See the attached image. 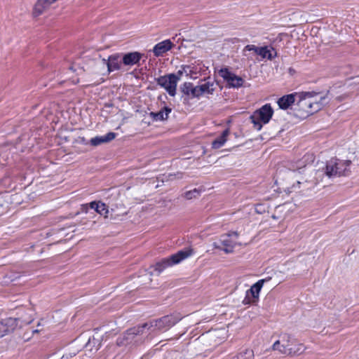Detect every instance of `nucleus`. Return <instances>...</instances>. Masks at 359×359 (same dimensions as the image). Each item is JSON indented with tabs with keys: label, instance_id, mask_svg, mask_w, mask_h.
I'll use <instances>...</instances> for the list:
<instances>
[{
	"label": "nucleus",
	"instance_id": "f3484780",
	"mask_svg": "<svg viewBox=\"0 0 359 359\" xmlns=\"http://www.w3.org/2000/svg\"><path fill=\"white\" fill-rule=\"evenodd\" d=\"M115 133L109 132L104 136H96L90 140V143L93 147H97L104 143H107L113 140L116 137Z\"/></svg>",
	"mask_w": 359,
	"mask_h": 359
},
{
	"label": "nucleus",
	"instance_id": "c85d7f7f",
	"mask_svg": "<svg viewBox=\"0 0 359 359\" xmlns=\"http://www.w3.org/2000/svg\"><path fill=\"white\" fill-rule=\"evenodd\" d=\"M337 169L336 167H333V171L332 172H329L330 170H328V162H327L326 163V166H325V175L331 178V177H337L338 176V173H335V170Z\"/></svg>",
	"mask_w": 359,
	"mask_h": 359
},
{
	"label": "nucleus",
	"instance_id": "39448f33",
	"mask_svg": "<svg viewBox=\"0 0 359 359\" xmlns=\"http://www.w3.org/2000/svg\"><path fill=\"white\" fill-rule=\"evenodd\" d=\"M193 254L191 249L183 250L172 255L169 257H166L158 262L155 265V271L158 273L162 272L165 269L172 266L175 264H179L182 260L188 258Z\"/></svg>",
	"mask_w": 359,
	"mask_h": 359
},
{
	"label": "nucleus",
	"instance_id": "4468645a",
	"mask_svg": "<svg viewBox=\"0 0 359 359\" xmlns=\"http://www.w3.org/2000/svg\"><path fill=\"white\" fill-rule=\"evenodd\" d=\"M142 55L138 52H131L121 54L123 66H133L139 63Z\"/></svg>",
	"mask_w": 359,
	"mask_h": 359
},
{
	"label": "nucleus",
	"instance_id": "dca6fc26",
	"mask_svg": "<svg viewBox=\"0 0 359 359\" xmlns=\"http://www.w3.org/2000/svg\"><path fill=\"white\" fill-rule=\"evenodd\" d=\"M173 44L169 39L164 40L154 46L153 53L156 57H159L170 50Z\"/></svg>",
	"mask_w": 359,
	"mask_h": 359
},
{
	"label": "nucleus",
	"instance_id": "f257e3e1",
	"mask_svg": "<svg viewBox=\"0 0 359 359\" xmlns=\"http://www.w3.org/2000/svg\"><path fill=\"white\" fill-rule=\"evenodd\" d=\"M182 317L177 315L165 316L161 318L145 323L141 326L133 327L125 333L122 339H118V344H130L138 340L135 338L144 333V330L147 329L151 332L163 331L170 329L181 320Z\"/></svg>",
	"mask_w": 359,
	"mask_h": 359
},
{
	"label": "nucleus",
	"instance_id": "2eb2a0df",
	"mask_svg": "<svg viewBox=\"0 0 359 359\" xmlns=\"http://www.w3.org/2000/svg\"><path fill=\"white\" fill-rule=\"evenodd\" d=\"M180 91L189 98L199 97L197 86H194L191 82H184L180 86Z\"/></svg>",
	"mask_w": 359,
	"mask_h": 359
},
{
	"label": "nucleus",
	"instance_id": "aec40b11",
	"mask_svg": "<svg viewBox=\"0 0 359 359\" xmlns=\"http://www.w3.org/2000/svg\"><path fill=\"white\" fill-rule=\"evenodd\" d=\"M305 166H302L299 168L297 170H294L290 172V175L292 176L294 179V182L293 184H297V181H304L307 180L311 178V176H307V174L305 172V170L303 169Z\"/></svg>",
	"mask_w": 359,
	"mask_h": 359
},
{
	"label": "nucleus",
	"instance_id": "bb28decb",
	"mask_svg": "<svg viewBox=\"0 0 359 359\" xmlns=\"http://www.w3.org/2000/svg\"><path fill=\"white\" fill-rule=\"evenodd\" d=\"M199 194H200V191L196 189H194L193 190L186 191L184 194V196L187 199L190 200V199L196 198L197 196H199Z\"/></svg>",
	"mask_w": 359,
	"mask_h": 359
},
{
	"label": "nucleus",
	"instance_id": "393cba45",
	"mask_svg": "<svg viewBox=\"0 0 359 359\" xmlns=\"http://www.w3.org/2000/svg\"><path fill=\"white\" fill-rule=\"evenodd\" d=\"M254 351L252 349H245L231 359H254Z\"/></svg>",
	"mask_w": 359,
	"mask_h": 359
},
{
	"label": "nucleus",
	"instance_id": "ddd939ff",
	"mask_svg": "<svg viewBox=\"0 0 359 359\" xmlns=\"http://www.w3.org/2000/svg\"><path fill=\"white\" fill-rule=\"evenodd\" d=\"M18 325L17 319L7 318L0 320V338L13 332Z\"/></svg>",
	"mask_w": 359,
	"mask_h": 359
},
{
	"label": "nucleus",
	"instance_id": "7c9ffc66",
	"mask_svg": "<svg viewBox=\"0 0 359 359\" xmlns=\"http://www.w3.org/2000/svg\"><path fill=\"white\" fill-rule=\"evenodd\" d=\"M339 101H341L342 98H341V97H338L337 98Z\"/></svg>",
	"mask_w": 359,
	"mask_h": 359
},
{
	"label": "nucleus",
	"instance_id": "b1692460",
	"mask_svg": "<svg viewBox=\"0 0 359 359\" xmlns=\"http://www.w3.org/2000/svg\"><path fill=\"white\" fill-rule=\"evenodd\" d=\"M199 97L204 94H212L215 91V85L212 82H205L197 86Z\"/></svg>",
	"mask_w": 359,
	"mask_h": 359
},
{
	"label": "nucleus",
	"instance_id": "9d476101",
	"mask_svg": "<svg viewBox=\"0 0 359 359\" xmlns=\"http://www.w3.org/2000/svg\"><path fill=\"white\" fill-rule=\"evenodd\" d=\"M269 279H261L259 280L257 283L253 284L251 287L247 290L246 297L243 300L245 304H250L252 302H255L259 298V292L262 287L264 285V283L268 280Z\"/></svg>",
	"mask_w": 359,
	"mask_h": 359
},
{
	"label": "nucleus",
	"instance_id": "a878e982",
	"mask_svg": "<svg viewBox=\"0 0 359 359\" xmlns=\"http://www.w3.org/2000/svg\"><path fill=\"white\" fill-rule=\"evenodd\" d=\"M194 73L192 68L189 65L182 66L180 69H179L175 74L179 77V81L181 79L182 76L185 74L186 76L191 75Z\"/></svg>",
	"mask_w": 359,
	"mask_h": 359
},
{
	"label": "nucleus",
	"instance_id": "6e6552de",
	"mask_svg": "<svg viewBox=\"0 0 359 359\" xmlns=\"http://www.w3.org/2000/svg\"><path fill=\"white\" fill-rule=\"evenodd\" d=\"M351 161H343L337 158H332L328 161V170H330L329 172L333 171V167H336L335 173H338V176L348 175L351 172L350 165Z\"/></svg>",
	"mask_w": 359,
	"mask_h": 359
},
{
	"label": "nucleus",
	"instance_id": "0eeeda50",
	"mask_svg": "<svg viewBox=\"0 0 359 359\" xmlns=\"http://www.w3.org/2000/svg\"><path fill=\"white\" fill-rule=\"evenodd\" d=\"M238 238V233L237 231L229 232V233L224 234L220 237V243L222 247L217 245L216 243H214V246L216 248H219L224 250L226 253L233 252V250L237 244Z\"/></svg>",
	"mask_w": 359,
	"mask_h": 359
},
{
	"label": "nucleus",
	"instance_id": "9b49d317",
	"mask_svg": "<svg viewBox=\"0 0 359 359\" xmlns=\"http://www.w3.org/2000/svg\"><path fill=\"white\" fill-rule=\"evenodd\" d=\"M102 62L107 65L109 73L121 70L123 67L121 53L111 55L107 59H102Z\"/></svg>",
	"mask_w": 359,
	"mask_h": 359
},
{
	"label": "nucleus",
	"instance_id": "c756f323",
	"mask_svg": "<svg viewBox=\"0 0 359 359\" xmlns=\"http://www.w3.org/2000/svg\"><path fill=\"white\" fill-rule=\"evenodd\" d=\"M259 50H260V47H257L255 45H247L244 48V50H248V51L253 50L256 54H258Z\"/></svg>",
	"mask_w": 359,
	"mask_h": 359
},
{
	"label": "nucleus",
	"instance_id": "4be33fe9",
	"mask_svg": "<svg viewBox=\"0 0 359 359\" xmlns=\"http://www.w3.org/2000/svg\"><path fill=\"white\" fill-rule=\"evenodd\" d=\"M91 209H94L97 213L107 217L109 210L105 203L101 202L93 201L89 204Z\"/></svg>",
	"mask_w": 359,
	"mask_h": 359
},
{
	"label": "nucleus",
	"instance_id": "20e7f679",
	"mask_svg": "<svg viewBox=\"0 0 359 359\" xmlns=\"http://www.w3.org/2000/svg\"><path fill=\"white\" fill-rule=\"evenodd\" d=\"M273 114V109L270 104H266L261 108L256 110L250 116L251 122L253 123V127L257 131L261 130L263 124H266L269 122Z\"/></svg>",
	"mask_w": 359,
	"mask_h": 359
},
{
	"label": "nucleus",
	"instance_id": "2f4dec72",
	"mask_svg": "<svg viewBox=\"0 0 359 359\" xmlns=\"http://www.w3.org/2000/svg\"><path fill=\"white\" fill-rule=\"evenodd\" d=\"M141 359H144V357H142Z\"/></svg>",
	"mask_w": 359,
	"mask_h": 359
},
{
	"label": "nucleus",
	"instance_id": "5701e85b",
	"mask_svg": "<svg viewBox=\"0 0 359 359\" xmlns=\"http://www.w3.org/2000/svg\"><path fill=\"white\" fill-rule=\"evenodd\" d=\"M229 129L224 130L222 132V135L212 142V148L214 149H217L222 147L225 144V142L227 141V136L229 135Z\"/></svg>",
	"mask_w": 359,
	"mask_h": 359
},
{
	"label": "nucleus",
	"instance_id": "f03ea898",
	"mask_svg": "<svg viewBox=\"0 0 359 359\" xmlns=\"http://www.w3.org/2000/svg\"><path fill=\"white\" fill-rule=\"evenodd\" d=\"M299 110L304 112L306 116L311 115L322 109L325 104V96H321L314 92H302L297 93Z\"/></svg>",
	"mask_w": 359,
	"mask_h": 359
},
{
	"label": "nucleus",
	"instance_id": "423d86ee",
	"mask_svg": "<svg viewBox=\"0 0 359 359\" xmlns=\"http://www.w3.org/2000/svg\"><path fill=\"white\" fill-rule=\"evenodd\" d=\"M156 83L168 93L170 96L174 97L177 93V86L179 77L175 74H169L161 76L155 79Z\"/></svg>",
	"mask_w": 359,
	"mask_h": 359
},
{
	"label": "nucleus",
	"instance_id": "a211bd4d",
	"mask_svg": "<svg viewBox=\"0 0 359 359\" xmlns=\"http://www.w3.org/2000/svg\"><path fill=\"white\" fill-rule=\"evenodd\" d=\"M296 94H289L279 98L277 104L280 109H287L296 100Z\"/></svg>",
	"mask_w": 359,
	"mask_h": 359
},
{
	"label": "nucleus",
	"instance_id": "7ed1b4c3",
	"mask_svg": "<svg viewBox=\"0 0 359 359\" xmlns=\"http://www.w3.org/2000/svg\"><path fill=\"white\" fill-rule=\"evenodd\" d=\"M272 349L282 354L295 356L303 353L306 347L293 336L288 334H282L279 339L273 343Z\"/></svg>",
	"mask_w": 359,
	"mask_h": 359
},
{
	"label": "nucleus",
	"instance_id": "f8f14e48",
	"mask_svg": "<svg viewBox=\"0 0 359 359\" xmlns=\"http://www.w3.org/2000/svg\"><path fill=\"white\" fill-rule=\"evenodd\" d=\"M317 181L309 178L307 180L297 181V184H292L290 192H299L304 194L305 192L313 189L317 184Z\"/></svg>",
	"mask_w": 359,
	"mask_h": 359
},
{
	"label": "nucleus",
	"instance_id": "412c9836",
	"mask_svg": "<svg viewBox=\"0 0 359 359\" xmlns=\"http://www.w3.org/2000/svg\"><path fill=\"white\" fill-rule=\"evenodd\" d=\"M262 58H267L268 60H272L277 55V53L273 47L263 46L260 47L258 54Z\"/></svg>",
	"mask_w": 359,
	"mask_h": 359
},
{
	"label": "nucleus",
	"instance_id": "1a4fd4ad",
	"mask_svg": "<svg viewBox=\"0 0 359 359\" xmlns=\"http://www.w3.org/2000/svg\"><path fill=\"white\" fill-rule=\"evenodd\" d=\"M219 75L227 83L230 88H239L243 84L244 80L230 72L227 68H223L219 70Z\"/></svg>",
	"mask_w": 359,
	"mask_h": 359
},
{
	"label": "nucleus",
	"instance_id": "cd10ccee",
	"mask_svg": "<svg viewBox=\"0 0 359 359\" xmlns=\"http://www.w3.org/2000/svg\"><path fill=\"white\" fill-rule=\"evenodd\" d=\"M167 359H184L180 353L177 351H171L168 353Z\"/></svg>",
	"mask_w": 359,
	"mask_h": 359
},
{
	"label": "nucleus",
	"instance_id": "6ab92c4d",
	"mask_svg": "<svg viewBox=\"0 0 359 359\" xmlns=\"http://www.w3.org/2000/svg\"><path fill=\"white\" fill-rule=\"evenodd\" d=\"M172 109L168 107H164L161 110L158 112H151L150 117L152 118L154 121H164L167 120L170 113Z\"/></svg>",
	"mask_w": 359,
	"mask_h": 359
}]
</instances>
